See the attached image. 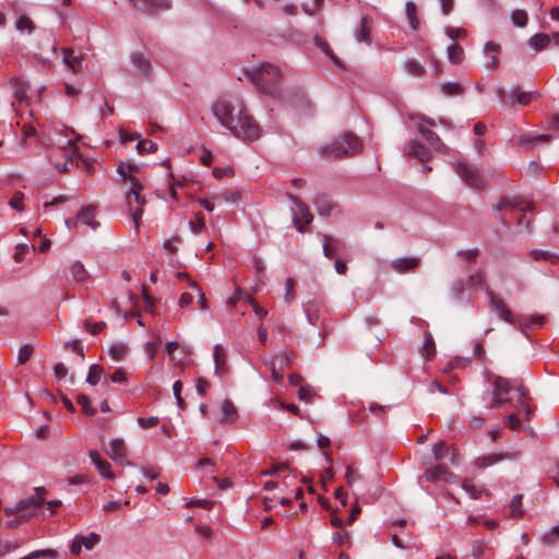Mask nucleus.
Instances as JSON below:
<instances>
[{"instance_id":"f257e3e1","label":"nucleus","mask_w":559,"mask_h":559,"mask_svg":"<svg viewBox=\"0 0 559 559\" xmlns=\"http://www.w3.org/2000/svg\"><path fill=\"white\" fill-rule=\"evenodd\" d=\"M212 111L217 120L228 128L236 138L245 141H254L260 138V126L251 116L246 114L239 102L218 98L213 104Z\"/></svg>"},{"instance_id":"f03ea898","label":"nucleus","mask_w":559,"mask_h":559,"mask_svg":"<svg viewBox=\"0 0 559 559\" xmlns=\"http://www.w3.org/2000/svg\"><path fill=\"white\" fill-rule=\"evenodd\" d=\"M362 150L361 140L352 132L344 133L332 143L323 145L319 154L323 159L334 160L338 158L350 157Z\"/></svg>"},{"instance_id":"7ed1b4c3","label":"nucleus","mask_w":559,"mask_h":559,"mask_svg":"<svg viewBox=\"0 0 559 559\" xmlns=\"http://www.w3.org/2000/svg\"><path fill=\"white\" fill-rule=\"evenodd\" d=\"M246 74L260 92L274 97L278 96L281 71L277 67L264 63L255 70L247 71Z\"/></svg>"},{"instance_id":"20e7f679","label":"nucleus","mask_w":559,"mask_h":559,"mask_svg":"<svg viewBox=\"0 0 559 559\" xmlns=\"http://www.w3.org/2000/svg\"><path fill=\"white\" fill-rule=\"evenodd\" d=\"M467 284L469 288H479L486 292L491 307L499 314V317L509 323H513V313L508 308L503 299L490 289L487 283V274L485 270L479 269L474 274H471L467 278Z\"/></svg>"},{"instance_id":"39448f33","label":"nucleus","mask_w":559,"mask_h":559,"mask_svg":"<svg viewBox=\"0 0 559 559\" xmlns=\"http://www.w3.org/2000/svg\"><path fill=\"white\" fill-rule=\"evenodd\" d=\"M488 381L493 385L492 391V406H500L501 404L509 402V399L504 397L510 392H514L516 403L523 407L526 415L530 413L528 405L525 402V391L522 386H514L510 380L491 374L488 377Z\"/></svg>"},{"instance_id":"423d86ee","label":"nucleus","mask_w":559,"mask_h":559,"mask_svg":"<svg viewBox=\"0 0 559 559\" xmlns=\"http://www.w3.org/2000/svg\"><path fill=\"white\" fill-rule=\"evenodd\" d=\"M45 491L44 487H37L35 489V495L19 501L14 507L4 508V514L7 516L20 514L22 520H29L32 516L37 514L38 510L44 504L45 500L43 495Z\"/></svg>"},{"instance_id":"0eeeda50","label":"nucleus","mask_w":559,"mask_h":559,"mask_svg":"<svg viewBox=\"0 0 559 559\" xmlns=\"http://www.w3.org/2000/svg\"><path fill=\"white\" fill-rule=\"evenodd\" d=\"M50 158H51V162L53 163L55 167L60 173L69 171L70 168L74 164L78 165L79 162L83 163L86 173H91L92 171L91 163H88L87 160L82 159L81 156H79L74 151H66L62 147H59L58 150L52 152Z\"/></svg>"},{"instance_id":"6e6552de","label":"nucleus","mask_w":559,"mask_h":559,"mask_svg":"<svg viewBox=\"0 0 559 559\" xmlns=\"http://www.w3.org/2000/svg\"><path fill=\"white\" fill-rule=\"evenodd\" d=\"M288 199L294 203L293 222L295 227L300 231H305V226L312 222L313 215L310 213L309 206L298 197L287 193Z\"/></svg>"},{"instance_id":"1a4fd4ad","label":"nucleus","mask_w":559,"mask_h":559,"mask_svg":"<svg viewBox=\"0 0 559 559\" xmlns=\"http://www.w3.org/2000/svg\"><path fill=\"white\" fill-rule=\"evenodd\" d=\"M126 204L131 214L135 229L140 228L143 207L146 204L145 198L138 191H128L126 194Z\"/></svg>"},{"instance_id":"9d476101","label":"nucleus","mask_w":559,"mask_h":559,"mask_svg":"<svg viewBox=\"0 0 559 559\" xmlns=\"http://www.w3.org/2000/svg\"><path fill=\"white\" fill-rule=\"evenodd\" d=\"M454 169L468 187L479 189L485 186V181L478 171L465 163H456Z\"/></svg>"},{"instance_id":"9b49d317","label":"nucleus","mask_w":559,"mask_h":559,"mask_svg":"<svg viewBox=\"0 0 559 559\" xmlns=\"http://www.w3.org/2000/svg\"><path fill=\"white\" fill-rule=\"evenodd\" d=\"M518 453L515 452H499V453H487L478 456L474 461V465L477 468H487L492 465H496L504 460H514L516 459Z\"/></svg>"},{"instance_id":"f8f14e48","label":"nucleus","mask_w":559,"mask_h":559,"mask_svg":"<svg viewBox=\"0 0 559 559\" xmlns=\"http://www.w3.org/2000/svg\"><path fill=\"white\" fill-rule=\"evenodd\" d=\"M419 265L418 257L397 258L390 262L391 270L400 274L415 272Z\"/></svg>"},{"instance_id":"ddd939ff","label":"nucleus","mask_w":559,"mask_h":559,"mask_svg":"<svg viewBox=\"0 0 559 559\" xmlns=\"http://www.w3.org/2000/svg\"><path fill=\"white\" fill-rule=\"evenodd\" d=\"M131 5L142 12L145 13H156L160 10H166L169 8L168 0H129Z\"/></svg>"},{"instance_id":"4468645a","label":"nucleus","mask_w":559,"mask_h":559,"mask_svg":"<svg viewBox=\"0 0 559 559\" xmlns=\"http://www.w3.org/2000/svg\"><path fill=\"white\" fill-rule=\"evenodd\" d=\"M107 454L120 465H129L127 447L122 439H112L109 442Z\"/></svg>"},{"instance_id":"2eb2a0df","label":"nucleus","mask_w":559,"mask_h":559,"mask_svg":"<svg viewBox=\"0 0 559 559\" xmlns=\"http://www.w3.org/2000/svg\"><path fill=\"white\" fill-rule=\"evenodd\" d=\"M498 96L500 97V99H501V102L503 104L513 105V104L516 103L519 105H523L524 106V105L530 104V102L534 97V93L522 92V91H520V88L516 87L510 94V98H512V100H508L504 97V91L502 88H499L498 90Z\"/></svg>"},{"instance_id":"dca6fc26","label":"nucleus","mask_w":559,"mask_h":559,"mask_svg":"<svg viewBox=\"0 0 559 559\" xmlns=\"http://www.w3.org/2000/svg\"><path fill=\"white\" fill-rule=\"evenodd\" d=\"M496 211H502L504 209L531 211V203L525 202L521 197L502 198L495 206Z\"/></svg>"},{"instance_id":"f3484780","label":"nucleus","mask_w":559,"mask_h":559,"mask_svg":"<svg viewBox=\"0 0 559 559\" xmlns=\"http://www.w3.org/2000/svg\"><path fill=\"white\" fill-rule=\"evenodd\" d=\"M453 477L454 475L442 465H435L427 468L425 472V478L432 483L440 480L450 481Z\"/></svg>"},{"instance_id":"a211bd4d","label":"nucleus","mask_w":559,"mask_h":559,"mask_svg":"<svg viewBox=\"0 0 559 559\" xmlns=\"http://www.w3.org/2000/svg\"><path fill=\"white\" fill-rule=\"evenodd\" d=\"M313 204L318 213L322 216H330L333 211L337 209V204L326 194H318L313 200Z\"/></svg>"},{"instance_id":"6ab92c4d","label":"nucleus","mask_w":559,"mask_h":559,"mask_svg":"<svg viewBox=\"0 0 559 559\" xmlns=\"http://www.w3.org/2000/svg\"><path fill=\"white\" fill-rule=\"evenodd\" d=\"M88 455H90L91 461L94 463V465L96 466L97 471L99 472V474L102 476L109 478V479L115 478V474L110 469L111 468L110 463L106 460H103L97 451L91 450Z\"/></svg>"},{"instance_id":"aec40b11","label":"nucleus","mask_w":559,"mask_h":559,"mask_svg":"<svg viewBox=\"0 0 559 559\" xmlns=\"http://www.w3.org/2000/svg\"><path fill=\"white\" fill-rule=\"evenodd\" d=\"M12 87L14 88V97L20 103L28 104L27 90L29 87L28 83L21 78H12L10 80Z\"/></svg>"},{"instance_id":"412c9836","label":"nucleus","mask_w":559,"mask_h":559,"mask_svg":"<svg viewBox=\"0 0 559 559\" xmlns=\"http://www.w3.org/2000/svg\"><path fill=\"white\" fill-rule=\"evenodd\" d=\"M78 221L81 224L90 226L92 229H96L99 223L95 221V206L87 205L78 213Z\"/></svg>"},{"instance_id":"4be33fe9","label":"nucleus","mask_w":559,"mask_h":559,"mask_svg":"<svg viewBox=\"0 0 559 559\" xmlns=\"http://www.w3.org/2000/svg\"><path fill=\"white\" fill-rule=\"evenodd\" d=\"M323 253L326 258L332 259L336 254L338 250L344 248V242L341 240L334 239L331 236L323 235Z\"/></svg>"},{"instance_id":"5701e85b","label":"nucleus","mask_w":559,"mask_h":559,"mask_svg":"<svg viewBox=\"0 0 559 559\" xmlns=\"http://www.w3.org/2000/svg\"><path fill=\"white\" fill-rule=\"evenodd\" d=\"M131 60L136 68L140 76L147 78L151 74L152 66L151 61L145 58L142 53L135 52L131 56Z\"/></svg>"},{"instance_id":"b1692460","label":"nucleus","mask_w":559,"mask_h":559,"mask_svg":"<svg viewBox=\"0 0 559 559\" xmlns=\"http://www.w3.org/2000/svg\"><path fill=\"white\" fill-rule=\"evenodd\" d=\"M371 17L362 16L360 26L355 33V37L358 41H364L366 44L371 43Z\"/></svg>"},{"instance_id":"393cba45","label":"nucleus","mask_w":559,"mask_h":559,"mask_svg":"<svg viewBox=\"0 0 559 559\" xmlns=\"http://www.w3.org/2000/svg\"><path fill=\"white\" fill-rule=\"evenodd\" d=\"M283 100L295 108L306 107L308 105L307 98L301 91H292L284 95Z\"/></svg>"},{"instance_id":"a878e982","label":"nucleus","mask_w":559,"mask_h":559,"mask_svg":"<svg viewBox=\"0 0 559 559\" xmlns=\"http://www.w3.org/2000/svg\"><path fill=\"white\" fill-rule=\"evenodd\" d=\"M238 417L237 409L231 401L225 400L222 404V417L221 423L233 424Z\"/></svg>"},{"instance_id":"bb28decb","label":"nucleus","mask_w":559,"mask_h":559,"mask_svg":"<svg viewBox=\"0 0 559 559\" xmlns=\"http://www.w3.org/2000/svg\"><path fill=\"white\" fill-rule=\"evenodd\" d=\"M408 153L411 156L417 158L420 162L429 160L431 156L429 150L417 141H412L409 143Z\"/></svg>"},{"instance_id":"cd10ccee","label":"nucleus","mask_w":559,"mask_h":559,"mask_svg":"<svg viewBox=\"0 0 559 559\" xmlns=\"http://www.w3.org/2000/svg\"><path fill=\"white\" fill-rule=\"evenodd\" d=\"M528 255L531 259L535 261L544 260L546 262H549L551 264H558L559 263V254L556 252L547 251V250H538L534 249L528 252Z\"/></svg>"},{"instance_id":"c85d7f7f","label":"nucleus","mask_w":559,"mask_h":559,"mask_svg":"<svg viewBox=\"0 0 559 559\" xmlns=\"http://www.w3.org/2000/svg\"><path fill=\"white\" fill-rule=\"evenodd\" d=\"M500 51H501L500 45H498L493 41H488L485 45V52L489 53L490 58H491L490 61L487 63L488 69L493 70L499 66L498 55L500 53Z\"/></svg>"},{"instance_id":"c756f323","label":"nucleus","mask_w":559,"mask_h":559,"mask_svg":"<svg viewBox=\"0 0 559 559\" xmlns=\"http://www.w3.org/2000/svg\"><path fill=\"white\" fill-rule=\"evenodd\" d=\"M551 37L547 34H535L528 39V45L532 47L535 51H540L545 48H547L550 44Z\"/></svg>"},{"instance_id":"7c9ffc66","label":"nucleus","mask_w":559,"mask_h":559,"mask_svg":"<svg viewBox=\"0 0 559 559\" xmlns=\"http://www.w3.org/2000/svg\"><path fill=\"white\" fill-rule=\"evenodd\" d=\"M461 486L463 490L466 491L468 496L474 500L479 499L483 495H489V492L486 489L476 486L475 484L467 479L462 480Z\"/></svg>"},{"instance_id":"2f4dec72","label":"nucleus","mask_w":559,"mask_h":559,"mask_svg":"<svg viewBox=\"0 0 559 559\" xmlns=\"http://www.w3.org/2000/svg\"><path fill=\"white\" fill-rule=\"evenodd\" d=\"M550 134H540V135H523L519 139L518 144L522 147H528L531 144L538 142V143H547L551 140Z\"/></svg>"},{"instance_id":"473e14b6","label":"nucleus","mask_w":559,"mask_h":559,"mask_svg":"<svg viewBox=\"0 0 559 559\" xmlns=\"http://www.w3.org/2000/svg\"><path fill=\"white\" fill-rule=\"evenodd\" d=\"M522 495H515L510 501V516L512 519H521L525 511L522 506Z\"/></svg>"},{"instance_id":"72a5a7b5","label":"nucleus","mask_w":559,"mask_h":559,"mask_svg":"<svg viewBox=\"0 0 559 559\" xmlns=\"http://www.w3.org/2000/svg\"><path fill=\"white\" fill-rule=\"evenodd\" d=\"M63 52V62L71 68L73 71H75L82 61V56H74L73 51L71 49L64 48L62 49Z\"/></svg>"},{"instance_id":"f704fd0d","label":"nucleus","mask_w":559,"mask_h":559,"mask_svg":"<svg viewBox=\"0 0 559 559\" xmlns=\"http://www.w3.org/2000/svg\"><path fill=\"white\" fill-rule=\"evenodd\" d=\"M314 44L319 47L336 66H341L340 59L335 56L329 44L321 37H314Z\"/></svg>"},{"instance_id":"c9c22d12","label":"nucleus","mask_w":559,"mask_h":559,"mask_svg":"<svg viewBox=\"0 0 559 559\" xmlns=\"http://www.w3.org/2000/svg\"><path fill=\"white\" fill-rule=\"evenodd\" d=\"M405 70L413 76L420 78L426 73V69L415 59H409L404 64Z\"/></svg>"},{"instance_id":"e433bc0d","label":"nucleus","mask_w":559,"mask_h":559,"mask_svg":"<svg viewBox=\"0 0 559 559\" xmlns=\"http://www.w3.org/2000/svg\"><path fill=\"white\" fill-rule=\"evenodd\" d=\"M448 59L452 63H455V64L461 63L464 59L463 48L457 44H453V45L449 46L448 47Z\"/></svg>"},{"instance_id":"4c0bfd02","label":"nucleus","mask_w":559,"mask_h":559,"mask_svg":"<svg viewBox=\"0 0 559 559\" xmlns=\"http://www.w3.org/2000/svg\"><path fill=\"white\" fill-rule=\"evenodd\" d=\"M440 88L441 92L447 96H455L464 93V87L456 82L442 83Z\"/></svg>"},{"instance_id":"58836bf2","label":"nucleus","mask_w":559,"mask_h":559,"mask_svg":"<svg viewBox=\"0 0 559 559\" xmlns=\"http://www.w3.org/2000/svg\"><path fill=\"white\" fill-rule=\"evenodd\" d=\"M70 272L72 274V277L80 283L84 282L88 277L87 271L85 270L84 265L79 261L74 262L71 265Z\"/></svg>"},{"instance_id":"ea45409f","label":"nucleus","mask_w":559,"mask_h":559,"mask_svg":"<svg viewBox=\"0 0 559 559\" xmlns=\"http://www.w3.org/2000/svg\"><path fill=\"white\" fill-rule=\"evenodd\" d=\"M406 16L411 27L416 31L419 27V21L417 19V8L414 2L406 3Z\"/></svg>"},{"instance_id":"a19ab883","label":"nucleus","mask_w":559,"mask_h":559,"mask_svg":"<svg viewBox=\"0 0 559 559\" xmlns=\"http://www.w3.org/2000/svg\"><path fill=\"white\" fill-rule=\"evenodd\" d=\"M215 372L223 376L227 371L226 352H214Z\"/></svg>"},{"instance_id":"79ce46f5","label":"nucleus","mask_w":559,"mask_h":559,"mask_svg":"<svg viewBox=\"0 0 559 559\" xmlns=\"http://www.w3.org/2000/svg\"><path fill=\"white\" fill-rule=\"evenodd\" d=\"M76 537L81 542L82 547H85L88 550L93 549L100 540V536L96 533H90L86 536L76 535Z\"/></svg>"},{"instance_id":"37998d69","label":"nucleus","mask_w":559,"mask_h":559,"mask_svg":"<svg viewBox=\"0 0 559 559\" xmlns=\"http://www.w3.org/2000/svg\"><path fill=\"white\" fill-rule=\"evenodd\" d=\"M15 27L19 32H27L28 34H31L35 25L28 16L21 15L17 17L15 22Z\"/></svg>"},{"instance_id":"c03bdc74","label":"nucleus","mask_w":559,"mask_h":559,"mask_svg":"<svg viewBox=\"0 0 559 559\" xmlns=\"http://www.w3.org/2000/svg\"><path fill=\"white\" fill-rule=\"evenodd\" d=\"M512 23L518 27H525L527 25L528 16L524 10H514L511 13Z\"/></svg>"},{"instance_id":"a18cd8bd","label":"nucleus","mask_w":559,"mask_h":559,"mask_svg":"<svg viewBox=\"0 0 559 559\" xmlns=\"http://www.w3.org/2000/svg\"><path fill=\"white\" fill-rule=\"evenodd\" d=\"M102 373H103V368L99 365H92L90 367L86 381L90 384L95 385L99 382Z\"/></svg>"},{"instance_id":"49530a36","label":"nucleus","mask_w":559,"mask_h":559,"mask_svg":"<svg viewBox=\"0 0 559 559\" xmlns=\"http://www.w3.org/2000/svg\"><path fill=\"white\" fill-rule=\"evenodd\" d=\"M319 305L316 301H309L306 306V313L311 324H314L319 319Z\"/></svg>"},{"instance_id":"de8ad7c7","label":"nucleus","mask_w":559,"mask_h":559,"mask_svg":"<svg viewBox=\"0 0 559 559\" xmlns=\"http://www.w3.org/2000/svg\"><path fill=\"white\" fill-rule=\"evenodd\" d=\"M521 412L525 413L522 408L518 413L507 416L504 419L506 425L513 431L519 430L521 427Z\"/></svg>"},{"instance_id":"09e8293b","label":"nucleus","mask_w":559,"mask_h":559,"mask_svg":"<svg viewBox=\"0 0 559 559\" xmlns=\"http://www.w3.org/2000/svg\"><path fill=\"white\" fill-rule=\"evenodd\" d=\"M428 143L437 151V152H443L447 150L445 144L441 141V139L438 136L437 133L427 132V139Z\"/></svg>"},{"instance_id":"8fccbe9b","label":"nucleus","mask_w":559,"mask_h":559,"mask_svg":"<svg viewBox=\"0 0 559 559\" xmlns=\"http://www.w3.org/2000/svg\"><path fill=\"white\" fill-rule=\"evenodd\" d=\"M136 150L140 154L154 153L157 150V144L151 140H140Z\"/></svg>"},{"instance_id":"3c124183","label":"nucleus","mask_w":559,"mask_h":559,"mask_svg":"<svg viewBox=\"0 0 559 559\" xmlns=\"http://www.w3.org/2000/svg\"><path fill=\"white\" fill-rule=\"evenodd\" d=\"M138 170L139 166L131 163H120L118 166V173L123 179H127L130 175H133V173Z\"/></svg>"},{"instance_id":"603ef678","label":"nucleus","mask_w":559,"mask_h":559,"mask_svg":"<svg viewBox=\"0 0 559 559\" xmlns=\"http://www.w3.org/2000/svg\"><path fill=\"white\" fill-rule=\"evenodd\" d=\"M559 539V525L554 526L549 531L545 532L542 540L546 545L555 544Z\"/></svg>"},{"instance_id":"864d4df0","label":"nucleus","mask_w":559,"mask_h":559,"mask_svg":"<svg viewBox=\"0 0 559 559\" xmlns=\"http://www.w3.org/2000/svg\"><path fill=\"white\" fill-rule=\"evenodd\" d=\"M345 478L348 486H353L356 480L360 479V474L353 464L347 466Z\"/></svg>"},{"instance_id":"5fc2aeb1","label":"nucleus","mask_w":559,"mask_h":559,"mask_svg":"<svg viewBox=\"0 0 559 559\" xmlns=\"http://www.w3.org/2000/svg\"><path fill=\"white\" fill-rule=\"evenodd\" d=\"M190 228L194 234H199L205 226L204 215L202 213H197L195 219L190 221Z\"/></svg>"},{"instance_id":"6e6d98bb","label":"nucleus","mask_w":559,"mask_h":559,"mask_svg":"<svg viewBox=\"0 0 559 559\" xmlns=\"http://www.w3.org/2000/svg\"><path fill=\"white\" fill-rule=\"evenodd\" d=\"M316 395L314 390L309 385H300L298 391V397L305 402H310Z\"/></svg>"},{"instance_id":"4d7b16f0","label":"nucleus","mask_w":559,"mask_h":559,"mask_svg":"<svg viewBox=\"0 0 559 559\" xmlns=\"http://www.w3.org/2000/svg\"><path fill=\"white\" fill-rule=\"evenodd\" d=\"M76 401L85 414L94 415L95 411L91 407V401H90L88 396H86L84 394H80L78 396Z\"/></svg>"},{"instance_id":"13d9d810","label":"nucleus","mask_w":559,"mask_h":559,"mask_svg":"<svg viewBox=\"0 0 559 559\" xmlns=\"http://www.w3.org/2000/svg\"><path fill=\"white\" fill-rule=\"evenodd\" d=\"M23 199L24 194L21 191H16L13 195V198L9 201V205L16 210V211H23Z\"/></svg>"},{"instance_id":"bf43d9fd","label":"nucleus","mask_w":559,"mask_h":559,"mask_svg":"<svg viewBox=\"0 0 559 559\" xmlns=\"http://www.w3.org/2000/svg\"><path fill=\"white\" fill-rule=\"evenodd\" d=\"M158 423H159L158 417H139L138 418V424L144 429L155 427L158 425Z\"/></svg>"},{"instance_id":"052dcab7","label":"nucleus","mask_w":559,"mask_h":559,"mask_svg":"<svg viewBox=\"0 0 559 559\" xmlns=\"http://www.w3.org/2000/svg\"><path fill=\"white\" fill-rule=\"evenodd\" d=\"M479 254V250L477 248L469 249V250H460L457 251V255L462 257L466 261H475Z\"/></svg>"},{"instance_id":"680f3d73","label":"nucleus","mask_w":559,"mask_h":559,"mask_svg":"<svg viewBox=\"0 0 559 559\" xmlns=\"http://www.w3.org/2000/svg\"><path fill=\"white\" fill-rule=\"evenodd\" d=\"M15 249H16V251L14 254V261L16 263H20L23 261L24 255L29 251V246L21 243V245H17Z\"/></svg>"},{"instance_id":"e2e57ef3","label":"nucleus","mask_w":559,"mask_h":559,"mask_svg":"<svg viewBox=\"0 0 559 559\" xmlns=\"http://www.w3.org/2000/svg\"><path fill=\"white\" fill-rule=\"evenodd\" d=\"M84 325L91 334L95 335V334L99 333L106 326V323L105 322H96V323L92 324L90 321H85Z\"/></svg>"},{"instance_id":"0e129e2a","label":"nucleus","mask_w":559,"mask_h":559,"mask_svg":"<svg viewBox=\"0 0 559 559\" xmlns=\"http://www.w3.org/2000/svg\"><path fill=\"white\" fill-rule=\"evenodd\" d=\"M29 556L35 559V558H41V557H48V558H51V559H55L57 558V552L52 549H45V550H36V551H33L29 554Z\"/></svg>"},{"instance_id":"69168bd1","label":"nucleus","mask_w":559,"mask_h":559,"mask_svg":"<svg viewBox=\"0 0 559 559\" xmlns=\"http://www.w3.org/2000/svg\"><path fill=\"white\" fill-rule=\"evenodd\" d=\"M432 452L437 461L443 459L445 453V443L443 441H439L433 445Z\"/></svg>"},{"instance_id":"338daca9","label":"nucleus","mask_w":559,"mask_h":559,"mask_svg":"<svg viewBox=\"0 0 559 559\" xmlns=\"http://www.w3.org/2000/svg\"><path fill=\"white\" fill-rule=\"evenodd\" d=\"M445 33L453 40L466 36V31L464 28L448 27Z\"/></svg>"},{"instance_id":"774afa93","label":"nucleus","mask_w":559,"mask_h":559,"mask_svg":"<svg viewBox=\"0 0 559 559\" xmlns=\"http://www.w3.org/2000/svg\"><path fill=\"white\" fill-rule=\"evenodd\" d=\"M197 391L200 395H205L207 390L210 389L211 384L207 380L203 379V378H199L197 380Z\"/></svg>"}]
</instances>
